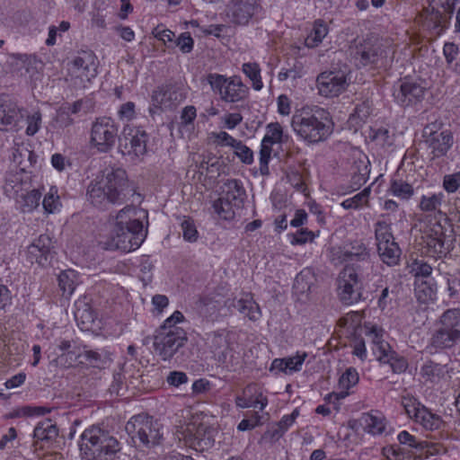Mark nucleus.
Segmentation results:
<instances>
[{
	"instance_id": "nucleus-1",
	"label": "nucleus",
	"mask_w": 460,
	"mask_h": 460,
	"mask_svg": "<svg viewBox=\"0 0 460 460\" xmlns=\"http://www.w3.org/2000/svg\"><path fill=\"white\" fill-rule=\"evenodd\" d=\"M87 196L91 203L100 208H105L108 204H121L129 198H133L134 203L135 197L138 204L141 203L140 193L128 181L126 171L120 167L106 168L102 179L88 186Z\"/></svg>"
},
{
	"instance_id": "nucleus-2",
	"label": "nucleus",
	"mask_w": 460,
	"mask_h": 460,
	"mask_svg": "<svg viewBox=\"0 0 460 460\" xmlns=\"http://www.w3.org/2000/svg\"><path fill=\"white\" fill-rule=\"evenodd\" d=\"M137 212V208L133 205L126 206L119 210L115 219V229L102 243L105 250L131 252L141 246L144 243V236L141 234L143 225L142 221L136 217Z\"/></svg>"
},
{
	"instance_id": "nucleus-3",
	"label": "nucleus",
	"mask_w": 460,
	"mask_h": 460,
	"mask_svg": "<svg viewBox=\"0 0 460 460\" xmlns=\"http://www.w3.org/2000/svg\"><path fill=\"white\" fill-rule=\"evenodd\" d=\"M291 126L297 136L313 144L324 141L332 131L329 113L318 107L311 111L303 110L296 112Z\"/></svg>"
},
{
	"instance_id": "nucleus-4",
	"label": "nucleus",
	"mask_w": 460,
	"mask_h": 460,
	"mask_svg": "<svg viewBox=\"0 0 460 460\" xmlns=\"http://www.w3.org/2000/svg\"><path fill=\"white\" fill-rule=\"evenodd\" d=\"M157 329L154 334L153 347L155 352L163 360L174 358L176 362L184 363L193 356L188 346V335L184 329Z\"/></svg>"
},
{
	"instance_id": "nucleus-5",
	"label": "nucleus",
	"mask_w": 460,
	"mask_h": 460,
	"mask_svg": "<svg viewBox=\"0 0 460 460\" xmlns=\"http://www.w3.org/2000/svg\"><path fill=\"white\" fill-rule=\"evenodd\" d=\"M460 342V308L446 310L437 320L427 349L431 353L454 349Z\"/></svg>"
},
{
	"instance_id": "nucleus-6",
	"label": "nucleus",
	"mask_w": 460,
	"mask_h": 460,
	"mask_svg": "<svg viewBox=\"0 0 460 460\" xmlns=\"http://www.w3.org/2000/svg\"><path fill=\"white\" fill-rule=\"evenodd\" d=\"M208 83L215 93L225 102H237L248 95V87L243 84L237 75L227 77L219 74H208Z\"/></svg>"
},
{
	"instance_id": "nucleus-7",
	"label": "nucleus",
	"mask_w": 460,
	"mask_h": 460,
	"mask_svg": "<svg viewBox=\"0 0 460 460\" xmlns=\"http://www.w3.org/2000/svg\"><path fill=\"white\" fill-rule=\"evenodd\" d=\"M375 236L381 261L388 266L397 265L400 261L402 251L395 242L391 225L386 221L378 220L375 224Z\"/></svg>"
},
{
	"instance_id": "nucleus-8",
	"label": "nucleus",
	"mask_w": 460,
	"mask_h": 460,
	"mask_svg": "<svg viewBox=\"0 0 460 460\" xmlns=\"http://www.w3.org/2000/svg\"><path fill=\"white\" fill-rule=\"evenodd\" d=\"M118 131V125L111 118H97L91 128V144L99 152H109L116 143Z\"/></svg>"
},
{
	"instance_id": "nucleus-9",
	"label": "nucleus",
	"mask_w": 460,
	"mask_h": 460,
	"mask_svg": "<svg viewBox=\"0 0 460 460\" xmlns=\"http://www.w3.org/2000/svg\"><path fill=\"white\" fill-rule=\"evenodd\" d=\"M359 282L357 270L353 267H345L337 279V295L343 305H350L362 299V292L358 288Z\"/></svg>"
},
{
	"instance_id": "nucleus-10",
	"label": "nucleus",
	"mask_w": 460,
	"mask_h": 460,
	"mask_svg": "<svg viewBox=\"0 0 460 460\" xmlns=\"http://www.w3.org/2000/svg\"><path fill=\"white\" fill-rule=\"evenodd\" d=\"M347 75L341 70H329L316 77V87L320 95L327 98L339 96L348 87Z\"/></svg>"
},
{
	"instance_id": "nucleus-11",
	"label": "nucleus",
	"mask_w": 460,
	"mask_h": 460,
	"mask_svg": "<svg viewBox=\"0 0 460 460\" xmlns=\"http://www.w3.org/2000/svg\"><path fill=\"white\" fill-rule=\"evenodd\" d=\"M426 86L415 80L404 79L394 86V102L402 107L413 106L424 99Z\"/></svg>"
},
{
	"instance_id": "nucleus-12",
	"label": "nucleus",
	"mask_w": 460,
	"mask_h": 460,
	"mask_svg": "<svg viewBox=\"0 0 460 460\" xmlns=\"http://www.w3.org/2000/svg\"><path fill=\"white\" fill-rule=\"evenodd\" d=\"M108 432L98 427H91L81 435L79 449L81 456L86 460H102L101 447L106 441Z\"/></svg>"
},
{
	"instance_id": "nucleus-13",
	"label": "nucleus",
	"mask_w": 460,
	"mask_h": 460,
	"mask_svg": "<svg viewBox=\"0 0 460 460\" xmlns=\"http://www.w3.org/2000/svg\"><path fill=\"white\" fill-rule=\"evenodd\" d=\"M26 110L20 107L17 102L8 96L0 97V129L15 130L22 128L21 122L25 116Z\"/></svg>"
},
{
	"instance_id": "nucleus-14",
	"label": "nucleus",
	"mask_w": 460,
	"mask_h": 460,
	"mask_svg": "<svg viewBox=\"0 0 460 460\" xmlns=\"http://www.w3.org/2000/svg\"><path fill=\"white\" fill-rule=\"evenodd\" d=\"M450 235L446 234L444 227L440 224H435L427 231L425 235L428 252L432 257H445L453 249Z\"/></svg>"
},
{
	"instance_id": "nucleus-15",
	"label": "nucleus",
	"mask_w": 460,
	"mask_h": 460,
	"mask_svg": "<svg viewBox=\"0 0 460 460\" xmlns=\"http://www.w3.org/2000/svg\"><path fill=\"white\" fill-rule=\"evenodd\" d=\"M349 51L357 66H359L376 64L383 54L381 44L370 39L364 40L350 46Z\"/></svg>"
},
{
	"instance_id": "nucleus-16",
	"label": "nucleus",
	"mask_w": 460,
	"mask_h": 460,
	"mask_svg": "<svg viewBox=\"0 0 460 460\" xmlns=\"http://www.w3.org/2000/svg\"><path fill=\"white\" fill-rule=\"evenodd\" d=\"M283 130L279 123H270L267 126V133L262 138L260 150V172L263 176L270 174L269 162L272 152V145L283 142Z\"/></svg>"
},
{
	"instance_id": "nucleus-17",
	"label": "nucleus",
	"mask_w": 460,
	"mask_h": 460,
	"mask_svg": "<svg viewBox=\"0 0 460 460\" xmlns=\"http://www.w3.org/2000/svg\"><path fill=\"white\" fill-rule=\"evenodd\" d=\"M122 152L133 158H140L144 155V129L141 126L133 127L127 125L122 131L120 139Z\"/></svg>"
},
{
	"instance_id": "nucleus-18",
	"label": "nucleus",
	"mask_w": 460,
	"mask_h": 460,
	"mask_svg": "<svg viewBox=\"0 0 460 460\" xmlns=\"http://www.w3.org/2000/svg\"><path fill=\"white\" fill-rule=\"evenodd\" d=\"M260 10L261 6L256 0H230L227 16L234 23L245 25Z\"/></svg>"
},
{
	"instance_id": "nucleus-19",
	"label": "nucleus",
	"mask_w": 460,
	"mask_h": 460,
	"mask_svg": "<svg viewBox=\"0 0 460 460\" xmlns=\"http://www.w3.org/2000/svg\"><path fill=\"white\" fill-rule=\"evenodd\" d=\"M146 428L148 429V432L146 431V447H148L146 455L150 456L153 453L157 456L162 455L164 452V425L159 419L146 414Z\"/></svg>"
},
{
	"instance_id": "nucleus-20",
	"label": "nucleus",
	"mask_w": 460,
	"mask_h": 460,
	"mask_svg": "<svg viewBox=\"0 0 460 460\" xmlns=\"http://www.w3.org/2000/svg\"><path fill=\"white\" fill-rule=\"evenodd\" d=\"M72 72L83 84L89 83L97 75L95 57L91 51H83L72 62Z\"/></svg>"
},
{
	"instance_id": "nucleus-21",
	"label": "nucleus",
	"mask_w": 460,
	"mask_h": 460,
	"mask_svg": "<svg viewBox=\"0 0 460 460\" xmlns=\"http://www.w3.org/2000/svg\"><path fill=\"white\" fill-rule=\"evenodd\" d=\"M53 243L49 235L40 234L27 247V260L31 263H38L44 266L49 261Z\"/></svg>"
},
{
	"instance_id": "nucleus-22",
	"label": "nucleus",
	"mask_w": 460,
	"mask_h": 460,
	"mask_svg": "<svg viewBox=\"0 0 460 460\" xmlns=\"http://www.w3.org/2000/svg\"><path fill=\"white\" fill-rule=\"evenodd\" d=\"M185 98L178 87L172 84H166L158 87L153 94V102L155 107L161 110L174 109Z\"/></svg>"
},
{
	"instance_id": "nucleus-23",
	"label": "nucleus",
	"mask_w": 460,
	"mask_h": 460,
	"mask_svg": "<svg viewBox=\"0 0 460 460\" xmlns=\"http://www.w3.org/2000/svg\"><path fill=\"white\" fill-rule=\"evenodd\" d=\"M429 148L431 150L433 158L442 157L447 155L454 143L453 135L450 130H442L440 132H430L426 139Z\"/></svg>"
},
{
	"instance_id": "nucleus-24",
	"label": "nucleus",
	"mask_w": 460,
	"mask_h": 460,
	"mask_svg": "<svg viewBox=\"0 0 460 460\" xmlns=\"http://www.w3.org/2000/svg\"><path fill=\"white\" fill-rule=\"evenodd\" d=\"M449 373L447 364L426 360L420 368V376L426 383L438 384Z\"/></svg>"
},
{
	"instance_id": "nucleus-25",
	"label": "nucleus",
	"mask_w": 460,
	"mask_h": 460,
	"mask_svg": "<svg viewBox=\"0 0 460 460\" xmlns=\"http://www.w3.org/2000/svg\"><path fill=\"white\" fill-rule=\"evenodd\" d=\"M224 197L226 201L233 204L234 207L240 208L243 206L246 198V191L240 180L231 179L227 180L223 187Z\"/></svg>"
},
{
	"instance_id": "nucleus-26",
	"label": "nucleus",
	"mask_w": 460,
	"mask_h": 460,
	"mask_svg": "<svg viewBox=\"0 0 460 460\" xmlns=\"http://www.w3.org/2000/svg\"><path fill=\"white\" fill-rule=\"evenodd\" d=\"M231 306L253 322L259 320L261 315L260 306L249 294L239 299H234L229 305V307Z\"/></svg>"
},
{
	"instance_id": "nucleus-27",
	"label": "nucleus",
	"mask_w": 460,
	"mask_h": 460,
	"mask_svg": "<svg viewBox=\"0 0 460 460\" xmlns=\"http://www.w3.org/2000/svg\"><path fill=\"white\" fill-rule=\"evenodd\" d=\"M366 334L372 339L374 344L373 350L377 360L382 363H386L395 351L392 350L389 343L382 340V335L379 334V331L376 326L367 331Z\"/></svg>"
},
{
	"instance_id": "nucleus-28",
	"label": "nucleus",
	"mask_w": 460,
	"mask_h": 460,
	"mask_svg": "<svg viewBox=\"0 0 460 460\" xmlns=\"http://www.w3.org/2000/svg\"><path fill=\"white\" fill-rule=\"evenodd\" d=\"M74 314L77 325L82 331H90L93 328L96 314L89 304L82 301L76 302Z\"/></svg>"
},
{
	"instance_id": "nucleus-29",
	"label": "nucleus",
	"mask_w": 460,
	"mask_h": 460,
	"mask_svg": "<svg viewBox=\"0 0 460 460\" xmlns=\"http://www.w3.org/2000/svg\"><path fill=\"white\" fill-rule=\"evenodd\" d=\"M438 286L434 279L415 280V295L420 303H429L437 298Z\"/></svg>"
},
{
	"instance_id": "nucleus-30",
	"label": "nucleus",
	"mask_w": 460,
	"mask_h": 460,
	"mask_svg": "<svg viewBox=\"0 0 460 460\" xmlns=\"http://www.w3.org/2000/svg\"><path fill=\"white\" fill-rule=\"evenodd\" d=\"M125 429L135 447L144 445V415L133 416L126 424Z\"/></svg>"
},
{
	"instance_id": "nucleus-31",
	"label": "nucleus",
	"mask_w": 460,
	"mask_h": 460,
	"mask_svg": "<svg viewBox=\"0 0 460 460\" xmlns=\"http://www.w3.org/2000/svg\"><path fill=\"white\" fill-rule=\"evenodd\" d=\"M58 436V429L51 420L40 421L34 429V438L41 441H52Z\"/></svg>"
},
{
	"instance_id": "nucleus-32",
	"label": "nucleus",
	"mask_w": 460,
	"mask_h": 460,
	"mask_svg": "<svg viewBox=\"0 0 460 460\" xmlns=\"http://www.w3.org/2000/svg\"><path fill=\"white\" fill-rule=\"evenodd\" d=\"M418 413L415 421L420 423L425 429L436 430L439 429L443 425L441 417L431 412L426 406L420 407Z\"/></svg>"
},
{
	"instance_id": "nucleus-33",
	"label": "nucleus",
	"mask_w": 460,
	"mask_h": 460,
	"mask_svg": "<svg viewBox=\"0 0 460 460\" xmlns=\"http://www.w3.org/2000/svg\"><path fill=\"white\" fill-rule=\"evenodd\" d=\"M58 349L62 352L59 355L60 361L65 359L66 363L69 359L68 366H73L79 359L82 348L71 341L61 340L58 344Z\"/></svg>"
},
{
	"instance_id": "nucleus-34",
	"label": "nucleus",
	"mask_w": 460,
	"mask_h": 460,
	"mask_svg": "<svg viewBox=\"0 0 460 460\" xmlns=\"http://www.w3.org/2000/svg\"><path fill=\"white\" fill-rule=\"evenodd\" d=\"M361 421L364 424V430L373 436L381 435L385 429V419L372 412L363 413Z\"/></svg>"
},
{
	"instance_id": "nucleus-35",
	"label": "nucleus",
	"mask_w": 460,
	"mask_h": 460,
	"mask_svg": "<svg viewBox=\"0 0 460 460\" xmlns=\"http://www.w3.org/2000/svg\"><path fill=\"white\" fill-rule=\"evenodd\" d=\"M328 27L323 20L318 19L314 22L311 33L305 39V46L307 48H315L319 46L323 40L328 34Z\"/></svg>"
},
{
	"instance_id": "nucleus-36",
	"label": "nucleus",
	"mask_w": 460,
	"mask_h": 460,
	"mask_svg": "<svg viewBox=\"0 0 460 460\" xmlns=\"http://www.w3.org/2000/svg\"><path fill=\"white\" fill-rule=\"evenodd\" d=\"M76 279V273L72 270H64L58 275V283L63 296L68 298L74 293Z\"/></svg>"
},
{
	"instance_id": "nucleus-37",
	"label": "nucleus",
	"mask_w": 460,
	"mask_h": 460,
	"mask_svg": "<svg viewBox=\"0 0 460 460\" xmlns=\"http://www.w3.org/2000/svg\"><path fill=\"white\" fill-rule=\"evenodd\" d=\"M388 191L394 197L403 200L410 199L414 194L413 187L402 179L393 178Z\"/></svg>"
},
{
	"instance_id": "nucleus-38",
	"label": "nucleus",
	"mask_w": 460,
	"mask_h": 460,
	"mask_svg": "<svg viewBox=\"0 0 460 460\" xmlns=\"http://www.w3.org/2000/svg\"><path fill=\"white\" fill-rule=\"evenodd\" d=\"M368 164L363 161L355 163L354 171L352 172L349 188L352 190H358L367 182L369 176Z\"/></svg>"
},
{
	"instance_id": "nucleus-39",
	"label": "nucleus",
	"mask_w": 460,
	"mask_h": 460,
	"mask_svg": "<svg viewBox=\"0 0 460 460\" xmlns=\"http://www.w3.org/2000/svg\"><path fill=\"white\" fill-rule=\"evenodd\" d=\"M218 361L226 367L235 370L241 367L242 360L239 352L234 350L229 345H226L224 350L217 355Z\"/></svg>"
},
{
	"instance_id": "nucleus-40",
	"label": "nucleus",
	"mask_w": 460,
	"mask_h": 460,
	"mask_svg": "<svg viewBox=\"0 0 460 460\" xmlns=\"http://www.w3.org/2000/svg\"><path fill=\"white\" fill-rule=\"evenodd\" d=\"M242 70L243 74L252 81V87L256 91H260L263 87L261 77V68L257 63H244Z\"/></svg>"
},
{
	"instance_id": "nucleus-41",
	"label": "nucleus",
	"mask_w": 460,
	"mask_h": 460,
	"mask_svg": "<svg viewBox=\"0 0 460 460\" xmlns=\"http://www.w3.org/2000/svg\"><path fill=\"white\" fill-rule=\"evenodd\" d=\"M359 375L356 368L348 367L339 378V388L343 392H349V389L358 385Z\"/></svg>"
},
{
	"instance_id": "nucleus-42",
	"label": "nucleus",
	"mask_w": 460,
	"mask_h": 460,
	"mask_svg": "<svg viewBox=\"0 0 460 460\" xmlns=\"http://www.w3.org/2000/svg\"><path fill=\"white\" fill-rule=\"evenodd\" d=\"M426 22L428 27L431 30L436 31L437 34H439L445 28L446 20L443 18V14L434 7L427 8Z\"/></svg>"
},
{
	"instance_id": "nucleus-43",
	"label": "nucleus",
	"mask_w": 460,
	"mask_h": 460,
	"mask_svg": "<svg viewBox=\"0 0 460 460\" xmlns=\"http://www.w3.org/2000/svg\"><path fill=\"white\" fill-rule=\"evenodd\" d=\"M447 285L448 296L456 298L460 295V270L454 272H440Z\"/></svg>"
},
{
	"instance_id": "nucleus-44",
	"label": "nucleus",
	"mask_w": 460,
	"mask_h": 460,
	"mask_svg": "<svg viewBox=\"0 0 460 460\" xmlns=\"http://www.w3.org/2000/svg\"><path fill=\"white\" fill-rule=\"evenodd\" d=\"M372 102L369 101L368 99H366L356 105L354 112L349 116V119L351 121L355 120L357 124L359 122H365L372 113Z\"/></svg>"
},
{
	"instance_id": "nucleus-45",
	"label": "nucleus",
	"mask_w": 460,
	"mask_h": 460,
	"mask_svg": "<svg viewBox=\"0 0 460 460\" xmlns=\"http://www.w3.org/2000/svg\"><path fill=\"white\" fill-rule=\"evenodd\" d=\"M370 188H366L352 198L342 201L341 207L345 209H358L367 203Z\"/></svg>"
},
{
	"instance_id": "nucleus-46",
	"label": "nucleus",
	"mask_w": 460,
	"mask_h": 460,
	"mask_svg": "<svg viewBox=\"0 0 460 460\" xmlns=\"http://www.w3.org/2000/svg\"><path fill=\"white\" fill-rule=\"evenodd\" d=\"M126 377L120 372L114 373L113 380L108 389V393L111 397H119L125 394L126 390L129 386L128 384L125 383Z\"/></svg>"
},
{
	"instance_id": "nucleus-47",
	"label": "nucleus",
	"mask_w": 460,
	"mask_h": 460,
	"mask_svg": "<svg viewBox=\"0 0 460 460\" xmlns=\"http://www.w3.org/2000/svg\"><path fill=\"white\" fill-rule=\"evenodd\" d=\"M24 117H26L27 123L25 133L27 136L32 137L38 133L41 128L42 114L40 110H37L28 114L27 111H25Z\"/></svg>"
},
{
	"instance_id": "nucleus-48",
	"label": "nucleus",
	"mask_w": 460,
	"mask_h": 460,
	"mask_svg": "<svg viewBox=\"0 0 460 460\" xmlns=\"http://www.w3.org/2000/svg\"><path fill=\"white\" fill-rule=\"evenodd\" d=\"M42 204L45 211L48 213H54L61 207L60 198L56 186L50 187L43 199Z\"/></svg>"
},
{
	"instance_id": "nucleus-49",
	"label": "nucleus",
	"mask_w": 460,
	"mask_h": 460,
	"mask_svg": "<svg viewBox=\"0 0 460 460\" xmlns=\"http://www.w3.org/2000/svg\"><path fill=\"white\" fill-rule=\"evenodd\" d=\"M411 272L414 275L415 280L428 279L432 273V267L422 260H415L411 264Z\"/></svg>"
},
{
	"instance_id": "nucleus-50",
	"label": "nucleus",
	"mask_w": 460,
	"mask_h": 460,
	"mask_svg": "<svg viewBox=\"0 0 460 460\" xmlns=\"http://www.w3.org/2000/svg\"><path fill=\"white\" fill-rule=\"evenodd\" d=\"M443 193L431 194L429 196L423 195L420 201V209L424 212H431L436 210L442 202Z\"/></svg>"
},
{
	"instance_id": "nucleus-51",
	"label": "nucleus",
	"mask_w": 460,
	"mask_h": 460,
	"mask_svg": "<svg viewBox=\"0 0 460 460\" xmlns=\"http://www.w3.org/2000/svg\"><path fill=\"white\" fill-rule=\"evenodd\" d=\"M183 239L189 243H195L199 239V232L194 221L190 217H184L181 223Z\"/></svg>"
},
{
	"instance_id": "nucleus-52",
	"label": "nucleus",
	"mask_w": 460,
	"mask_h": 460,
	"mask_svg": "<svg viewBox=\"0 0 460 460\" xmlns=\"http://www.w3.org/2000/svg\"><path fill=\"white\" fill-rule=\"evenodd\" d=\"M397 439L400 445L407 446L419 451H422L427 445L425 441H418L416 437L410 434L407 430L401 431L397 436Z\"/></svg>"
},
{
	"instance_id": "nucleus-53",
	"label": "nucleus",
	"mask_w": 460,
	"mask_h": 460,
	"mask_svg": "<svg viewBox=\"0 0 460 460\" xmlns=\"http://www.w3.org/2000/svg\"><path fill=\"white\" fill-rule=\"evenodd\" d=\"M460 54L459 47L454 42H446L443 47V55L446 59V63L448 68L452 69L455 67V64L457 63L458 56Z\"/></svg>"
},
{
	"instance_id": "nucleus-54",
	"label": "nucleus",
	"mask_w": 460,
	"mask_h": 460,
	"mask_svg": "<svg viewBox=\"0 0 460 460\" xmlns=\"http://www.w3.org/2000/svg\"><path fill=\"white\" fill-rule=\"evenodd\" d=\"M401 446L399 443L384 447L382 454L387 460H405V456L409 451Z\"/></svg>"
},
{
	"instance_id": "nucleus-55",
	"label": "nucleus",
	"mask_w": 460,
	"mask_h": 460,
	"mask_svg": "<svg viewBox=\"0 0 460 460\" xmlns=\"http://www.w3.org/2000/svg\"><path fill=\"white\" fill-rule=\"evenodd\" d=\"M84 358L86 362L93 367H97L104 362L105 357L102 352L89 349L87 345H84L80 350L79 358Z\"/></svg>"
},
{
	"instance_id": "nucleus-56",
	"label": "nucleus",
	"mask_w": 460,
	"mask_h": 460,
	"mask_svg": "<svg viewBox=\"0 0 460 460\" xmlns=\"http://www.w3.org/2000/svg\"><path fill=\"white\" fill-rule=\"evenodd\" d=\"M233 204L226 201L225 198H219L213 204L215 212L222 218L228 220L233 218L234 212L233 210Z\"/></svg>"
},
{
	"instance_id": "nucleus-57",
	"label": "nucleus",
	"mask_w": 460,
	"mask_h": 460,
	"mask_svg": "<svg viewBox=\"0 0 460 460\" xmlns=\"http://www.w3.org/2000/svg\"><path fill=\"white\" fill-rule=\"evenodd\" d=\"M130 367H133V368L126 370V373L128 375V385L138 392H142L144 389V371L140 367L136 368L133 364Z\"/></svg>"
},
{
	"instance_id": "nucleus-58",
	"label": "nucleus",
	"mask_w": 460,
	"mask_h": 460,
	"mask_svg": "<svg viewBox=\"0 0 460 460\" xmlns=\"http://www.w3.org/2000/svg\"><path fill=\"white\" fill-rule=\"evenodd\" d=\"M368 137L381 146L391 145L390 132L387 128L383 127L377 128H370Z\"/></svg>"
},
{
	"instance_id": "nucleus-59",
	"label": "nucleus",
	"mask_w": 460,
	"mask_h": 460,
	"mask_svg": "<svg viewBox=\"0 0 460 460\" xmlns=\"http://www.w3.org/2000/svg\"><path fill=\"white\" fill-rule=\"evenodd\" d=\"M288 237L290 239L291 244L302 245L308 242H313L315 235L314 232L308 230L307 228H301L294 234H289Z\"/></svg>"
},
{
	"instance_id": "nucleus-60",
	"label": "nucleus",
	"mask_w": 460,
	"mask_h": 460,
	"mask_svg": "<svg viewBox=\"0 0 460 460\" xmlns=\"http://www.w3.org/2000/svg\"><path fill=\"white\" fill-rule=\"evenodd\" d=\"M234 155L245 164H252L253 163V152L245 146L241 140L233 146Z\"/></svg>"
},
{
	"instance_id": "nucleus-61",
	"label": "nucleus",
	"mask_w": 460,
	"mask_h": 460,
	"mask_svg": "<svg viewBox=\"0 0 460 460\" xmlns=\"http://www.w3.org/2000/svg\"><path fill=\"white\" fill-rule=\"evenodd\" d=\"M312 278L309 271H301L295 279L294 288L301 293L310 292L312 283L309 279Z\"/></svg>"
},
{
	"instance_id": "nucleus-62",
	"label": "nucleus",
	"mask_w": 460,
	"mask_h": 460,
	"mask_svg": "<svg viewBox=\"0 0 460 460\" xmlns=\"http://www.w3.org/2000/svg\"><path fill=\"white\" fill-rule=\"evenodd\" d=\"M193 39L189 32L181 33L176 40L173 45H168L169 48L179 47L183 53H190L193 49Z\"/></svg>"
},
{
	"instance_id": "nucleus-63",
	"label": "nucleus",
	"mask_w": 460,
	"mask_h": 460,
	"mask_svg": "<svg viewBox=\"0 0 460 460\" xmlns=\"http://www.w3.org/2000/svg\"><path fill=\"white\" fill-rule=\"evenodd\" d=\"M155 39L162 41L164 45H173L175 34L170 30L164 29L161 26H157L152 31Z\"/></svg>"
},
{
	"instance_id": "nucleus-64",
	"label": "nucleus",
	"mask_w": 460,
	"mask_h": 460,
	"mask_svg": "<svg viewBox=\"0 0 460 460\" xmlns=\"http://www.w3.org/2000/svg\"><path fill=\"white\" fill-rule=\"evenodd\" d=\"M460 186V172H456L453 174H447L444 176L443 179V187L444 189L449 192H456Z\"/></svg>"
}]
</instances>
